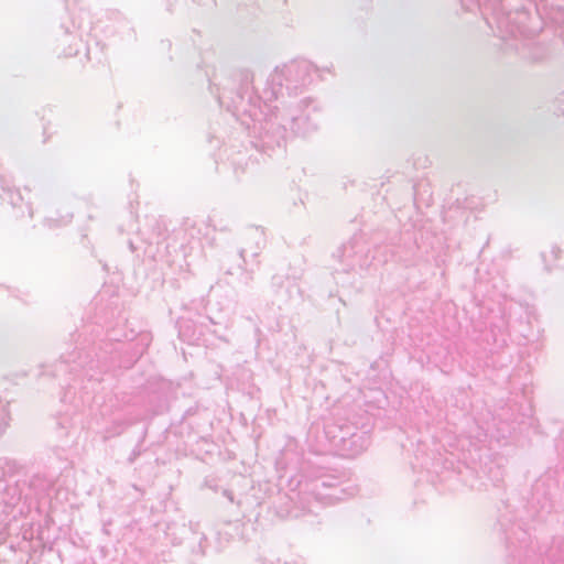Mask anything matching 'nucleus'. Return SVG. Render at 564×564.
<instances>
[{"label": "nucleus", "instance_id": "1", "mask_svg": "<svg viewBox=\"0 0 564 564\" xmlns=\"http://www.w3.org/2000/svg\"><path fill=\"white\" fill-rule=\"evenodd\" d=\"M0 198L3 204L11 205L12 207H17L22 200L21 194L11 188H3Z\"/></svg>", "mask_w": 564, "mask_h": 564}]
</instances>
